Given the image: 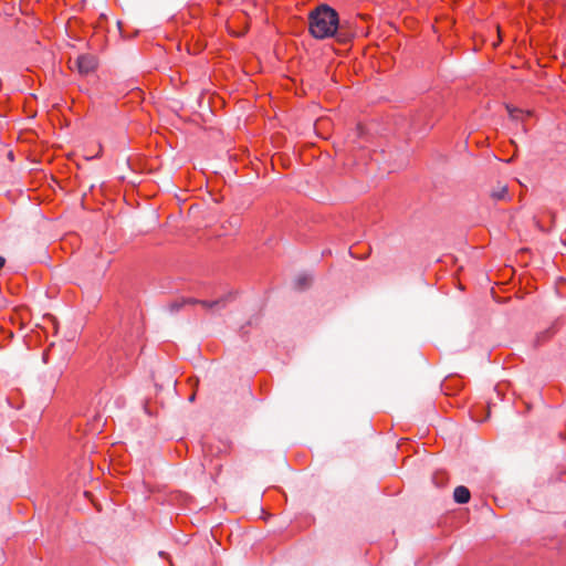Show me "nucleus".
Returning a JSON list of instances; mask_svg holds the SVG:
<instances>
[{
    "label": "nucleus",
    "instance_id": "obj_9",
    "mask_svg": "<svg viewBox=\"0 0 566 566\" xmlns=\"http://www.w3.org/2000/svg\"><path fill=\"white\" fill-rule=\"evenodd\" d=\"M506 109L510 114V117L514 120L520 118V114H523V111H521L518 108H514L510 105H506Z\"/></svg>",
    "mask_w": 566,
    "mask_h": 566
},
{
    "label": "nucleus",
    "instance_id": "obj_6",
    "mask_svg": "<svg viewBox=\"0 0 566 566\" xmlns=\"http://www.w3.org/2000/svg\"><path fill=\"white\" fill-rule=\"evenodd\" d=\"M221 301H200V305L208 310L220 308Z\"/></svg>",
    "mask_w": 566,
    "mask_h": 566
},
{
    "label": "nucleus",
    "instance_id": "obj_11",
    "mask_svg": "<svg viewBox=\"0 0 566 566\" xmlns=\"http://www.w3.org/2000/svg\"><path fill=\"white\" fill-rule=\"evenodd\" d=\"M4 264H6V259L0 255V270L4 266Z\"/></svg>",
    "mask_w": 566,
    "mask_h": 566
},
{
    "label": "nucleus",
    "instance_id": "obj_12",
    "mask_svg": "<svg viewBox=\"0 0 566 566\" xmlns=\"http://www.w3.org/2000/svg\"><path fill=\"white\" fill-rule=\"evenodd\" d=\"M71 63V70H76V64H75V60L74 61H70Z\"/></svg>",
    "mask_w": 566,
    "mask_h": 566
},
{
    "label": "nucleus",
    "instance_id": "obj_3",
    "mask_svg": "<svg viewBox=\"0 0 566 566\" xmlns=\"http://www.w3.org/2000/svg\"><path fill=\"white\" fill-rule=\"evenodd\" d=\"M453 497L457 503L465 504L470 501V491L467 486H457L453 492Z\"/></svg>",
    "mask_w": 566,
    "mask_h": 566
},
{
    "label": "nucleus",
    "instance_id": "obj_13",
    "mask_svg": "<svg viewBox=\"0 0 566 566\" xmlns=\"http://www.w3.org/2000/svg\"><path fill=\"white\" fill-rule=\"evenodd\" d=\"M48 357H49V356H46V355H43V356H42V361H43L44 364H46V363H48Z\"/></svg>",
    "mask_w": 566,
    "mask_h": 566
},
{
    "label": "nucleus",
    "instance_id": "obj_8",
    "mask_svg": "<svg viewBox=\"0 0 566 566\" xmlns=\"http://www.w3.org/2000/svg\"><path fill=\"white\" fill-rule=\"evenodd\" d=\"M184 306H185V302L182 298L180 301H175V302L170 303L168 307L171 313H175V312L180 311Z\"/></svg>",
    "mask_w": 566,
    "mask_h": 566
},
{
    "label": "nucleus",
    "instance_id": "obj_14",
    "mask_svg": "<svg viewBox=\"0 0 566 566\" xmlns=\"http://www.w3.org/2000/svg\"><path fill=\"white\" fill-rule=\"evenodd\" d=\"M195 399V395L190 396L189 400L192 401Z\"/></svg>",
    "mask_w": 566,
    "mask_h": 566
},
{
    "label": "nucleus",
    "instance_id": "obj_10",
    "mask_svg": "<svg viewBox=\"0 0 566 566\" xmlns=\"http://www.w3.org/2000/svg\"><path fill=\"white\" fill-rule=\"evenodd\" d=\"M200 301L201 300H197V298H192V297L184 298L185 305H187V304H189V305L200 304Z\"/></svg>",
    "mask_w": 566,
    "mask_h": 566
},
{
    "label": "nucleus",
    "instance_id": "obj_4",
    "mask_svg": "<svg viewBox=\"0 0 566 566\" xmlns=\"http://www.w3.org/2000/svg\"><path fill=\"white\" fill-rule=\"evenodd\" d=\"M311 281H312V279L310 277V275H307V274H300L294 280V285H295L296 289L303 290V289H306V287L310 286Z\"/></svg>",
    "mask_w": 566,
    "mask_h": 566
},
{
    "label": "nucleus",
    "instance_id": "obj_1",
    "mask_svg": "<svg viewBox=\"0 0 566 566\" xmlns=\"http://www.w3.org/2000/svg\"><path fill=\"white\" fill-rule=\"evenodd\" d=\"M338 27V13L328 4H319L308 13V31L317 40L334 36Z\"/></svg>",
    "mask_w": 566,
    "mask_h": 566
},
{
    "label": "nucleus",
    "instance_id": "obj_5",
    "mask_svg": "<svg viewBox=\"0 0 566 566\" xmlns=\"http://www.w3.org/2000/svg\"><path fill=\"white\" fill-rule=\"evenodd\" d=\"M491 197L495 200H505L507 198V187L505 185L499 186L492 190Z\"/></svg>",
    "mask_w": 566,
    "mask_h": 566
},
{
    "label": "nucleus",
    "instance_id": "obj_2",
    "mask_svg": "<svg viewBox=\"0 0 566 566\" xmlns=\"http://www.w3.org/2000/svg\"><path fill=\"white\" fill-rule=\"evenodd\" d=\"M76 71L81 75H88L95 71L97 66V60L94 55L82 54L75 59Z\"/></svg>",
    "mask_w": 566,
    "mask_h": 566
},
{
    "label": "nucleus",
    "instance_id": "obj_7",
    "mask_svg": "<svg viewBox=\"0 0 566 566\" xmlns=\"http://www.w3.org/2000/svg\"><path fill=\"white\" fill-rule=\"evenodd\" d=\"M235 295H237L235 292H229L226 295L218 298L217 301H221L220 307H224L228 302L234 300Z\"/></svg>",
    "mask_w": 566,
    "mask_h": 566
}]
</instances>
